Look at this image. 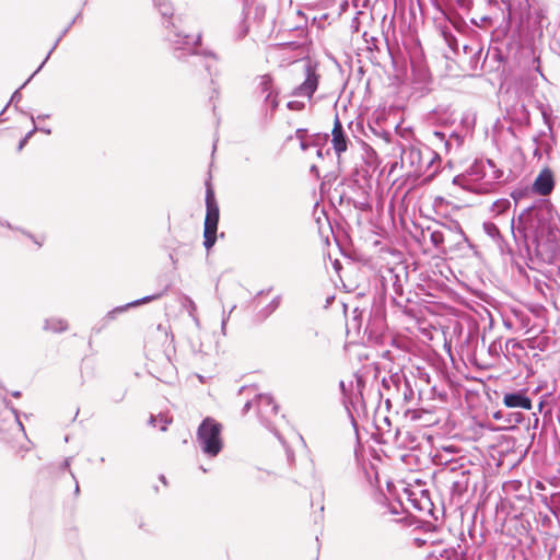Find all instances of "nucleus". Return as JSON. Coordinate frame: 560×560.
Masks as SVG:
<instances>
[{
  "mask_svg": "<svg viewBox=\"0 0 560 560\" xmlns=\"http://www.w3.org/2000/svg\"><path fill=\"white\" fill-rule=\"evenodd\" d=\"M512 233L516 241L522 238L530 264H559L560 231L557 213L549 200H538L524 209L516 226L512 220Z\"/></svg>",
  "mask_w": 560,
  "mask_h": 560,
  "instance_id": "1",
  "label": "nucleus"
},
{
  "mask_svg": "<svg viewBox=\"0 0 560 560\" xmlns=\"http://www.w3.org/2000/svg\"><path fill=\"white\" fill-rule=\"evenodd\" d=\"M153 2L161 15L165 19V36L172 45L177 59H182L183 56L188 55L192 58V65H196V61L201 60L202 57H210L218 60V56L212 51H203L202 54H198L196 51V46L201 42V35L198 34L196 37H192L190 35L183 34L182 31H179L175 20L173 19V5L168 0H153Z\"/></svg>",
  "mask_w": 560,
  "mask_h": 560,
  "instance_id": "2",
  "label": "nucleus"
},
{
  "mask_svg": "<svg viewBox=\"0 0 560 560\" xmlns=\"http://www.w3.org/2000/svg\"><path fill=\"white\" fill-rule=\"evenodd\" d=\"M504 172L500 170L493 161L475 163L467 176L458 175L453 179V184L465 189H485L493 183L503 180Z\"/></svg>",
  "mask_w": 560,
  "mask_h": 560,
  "instance_id": "3",
  "label": "nucleus"
},
{
  "mask_svg": "<svg viewBox=\"0 0 560 560\" xmlns=\"http://www.w3.org/2000/svg\"><path fill=\"white\" fill-rule=\"evenodd\" d=\"M196 442L206 457H217L223 450L222 424L211 417L205 418L197 429Z\"/></svg>",
  "mask_w": 560,
  "mask_h": 560,
  "instance_id": "4",
  "label": "nucleus"
},
{
  "mask_svg": "<svg viewBox=\"0 0 560 560\" xmlns=\"http://www.w3.org/2000/svg\"><path fill=\"white\" fill-rule=\"evenodd\" d=\"M206 218L203 223V246L211 249L217 241L220 210L217 203L213 189L208 185L206 191Z\"/></svg>",
  "mask_w": 560,
  "mask_h": 560,
  "instance_id": "5",
  "label": "nucleus"
},
{
  "mask_svg": "<svg viewBox=\"0 0 560 560\" xmlns=\"http://www.w3.org/2000/svg\"><path fill=\"white\" fill-rule=\"evenodd\" d=\"M304 72V81L292 91L291 95L311 98L318 88L319 75L316 72V68L310 61L305 63Z\"/></svg>",
  "mask_w": 560,
  "mask_h": 560,
  "instance_id": "6",
  "label": "nucleus"
},
{
  "mask_svg": "<svg viewBox=\"0 0 560 560\" xmlns=\"http://www.w3.org/2000/svg\"><path fill=\"white\" fill-rule=\"evenodd\" d=\"M430 155L431 152L428 148L422 151L419 148L409 147L402 150L401 161L402 164L409 163L411 167H415V171L421 172L431 165Z\"/></svg>",
  "mask_w": 560,
  "mask_h": 560,
  "instance_id": "7",
  "label": "nucleus"
},
{
  "mask_svg": "<svg viewBox=\"0 0 560 560\" xmlns=\"http://www.w3.org/2000/svg\"><path fill=\"white\" fill-rule=\"evenodd\" d=\"M308 19L301 10L292 11L283 22V27L288 32L296 33L298 38H305L307 35Z\"/></svg>",
  "mask_w": 560,
  "mask_h": 560,
  "instance_id": "8",
  "label": "nucleus"
},
{
  "mask_svg": "<svg viewBox=\"0 0 560 560\" xmlns=\"http://www.w3.org/2000/svg\"><path fill=\"white\" fill-rule=\"evenodd\" d=\"M165 291H162V292H159V293H154V294H151V295H147V296H143L141 299H138V300H135L130 303H127L125 305H121V306H117L115 308H113L112 311H109L105 317L103 318V325L102 327L100 328H94V330L96 332H100L101 329L108 323V322H112L114 319H116V317L119 315V314H122L124 312H126L127 310L131 308V307H136V306H139L141 304H144V303H149V302H152V301H155V300H159L160 298H162L164 295Z\"/></svg>",
  "mask_w": 560,
  "mask_h": 560,
  "instance_id": "9",
  "label": "nucleus"
},
{
  "mask_svg": "<svg viewBox=\"0 0 560 560\" xmlns=\"http://www.w3.org/2000/svg\"><path fill=\"white\" fill-rule=\"evenodd\" d=\"M255 404L260 420L266 424H269L271 422V417L277 416L279 409L273 398L267 394H259L256 396Z\"/></svg>",
  "mask_w": 560,
  "mask_h": 560,
  "instance_id": "10",
  "label": "nucleus"
},
{
  "mask_svg": "<svg viewBox=\"0 0 560 560\" xmlns=\"http://www.w3.org/2000/svg\"><path fill=\"white\" fill-rule=\"evenodd\" d=\"M555 188L553 173L549 167L542 168L533 183V191L540 196H548Z\"/></svg>",
  "mask_w": 560,
  "mask_h": 560,
  "instance_id": "11",
  "label": "nucleus"
},
{
  "mask_svg": "<svg viewBox=\"0 0 560 560\" xmlns=\"http://www.w3.org/2000/svg\"><path fill=\"white\" fill-rule=\"evenodd\" d=\"M431 143L435 145L438 149L439 147H443L445 153H448L453 147V144H456L457 147L460 145V137L454 132L451 135H446L442 131H433L431 139Z\"/></svg>",
  "mask_w": 560,
  "mask_h": 560,
  "instance_id": "12",
  "label": "nucleus"
},
{
  "mask_svg": "<svg viewBox=\"0 0 560 560\" xmlns=\"http://www.w3.org/2000/svg\"><path fill=\"white\" fill-rule=\"evenodd\" d=\"M503 404L508 408L532 409V400L523 390L506 393L503 397Z\"/></svg>",
  "mask_w": 560,
  "mask_h": 560,
  "instance_id": "13",
  "label": "nucleus"
},
{
  "mask_svg": "<svg viewBox=\"0 0 560 560\" xmlns=\"http://www.w3.org/2000/svg\"><path fill=\"white\" fill-rule=\"evenodd\" d=\"M332 135V148L337 155L339 156L342 152L347 150L348 137L343 131V127L338 116L335 118L334 128L331 131Z\"/></svg>",
  "mask_w": 560,
  "mask_h": 560,
  "instance_id": "14",
  "label": "nucleus"
},
{
  "mask_svg": "<svg viewBox=\"0 0 560 560\" xmlns=\"http://www.w3.org/2000/svg\"><path fill=\"white\" fill-rule=\"evenodd\" d=\"M67 32H68V28H66L61 35L66 34ZM61 37H62V36H59V38L56 40V43L54 44V46L51 47V49H50V50H49V52L47 54V56H46V58L44 59V61H43V62L40 63V66L36 69V71H35V72H34V73H33V74H32V75L26 80V82H25V83H24V84H23L19 90H16V91L12 94V96H11V98H10V102L7 104L5 108H7L11 103H14V104L16 105V104L21 101V98H22V94L20 93V90H21V89H23V88H24V86H25V85H26V84L32 80V78H33L36 73H38V72L40 71V69L44 67L45 62L49 59V57H50L51 52L56 49V47H57L58 43L60 42Z\"/></svg>",
  "mask_w": 560,
  "mask_h": 560,
  "instance_id": "15",
  "label": "nucleus"
},
{
  "mask_svg": "<svg viewBox=\"0 0 560 560\" xmlns=\"http://www.w3.org/2000/svg\"><path fill=\"white\" fill-rule=\"evenodd\" d=\"M68 322L66 319L56 316L46 318L43 326L44 330L54 334L63 332L68 330Z\"/></svg>",
  "mask_w": 560,
  "mask_h": 560,
  "instance_id": "16",
  "label": "nucleus"
},
{
  "mask_svg": "<svg viewBox=\"0 0 560 560\" xmlns=\"http://www.w3.org/2000/svg\"><path fill=\"white\" fill-rule=\"evenodd\" d=\"M257 89L260 91L261 94H265V102H269V98H271V95L276 91L273 88L272 78L267 74L260 77Z\"/></svg>",
  "mask_w": 560,
  "mask_h": 560,
  "instance_id": "17",
  "label": "nucleus"
},
{
  "mask_svg": "<svg viewBox=\"0 0 560 560\" xmlns=\"http://www.w3.org/2000/svg\"><path fill=\"white\" fill-rule=\"evenodd\" d=\"M467 487H468V472L463 471L460 478L453 481L452 493L454 495L455 494L460 495L467 490Z\"/></svg>",
  "mask_w": 560,
  "mask_h": 560,
  "instance_id": "18",
  "label": "nucleus"
},
{
  "mask_svg": "<svg viewBox=\"0 0 560 560\" xmlns=\"http://www.w3.org/2000/svg\"><path fill=\"white\" fill-rule=\"evenodd\" d=\"M483 231L488 236H490L493 241H499L501 238L499 228L492 222L483 223Z\"/></svg>",
  "mask_w": 560,
  "mask_h": 560,
  "instance_id": "19",
  "label": "nucleus"
},
{
  "mask_svg": "<svg viewBox=\"0 0 560 560\" xmlns=\"http://www.w3.org/2000/svg\"><path fill=\"white\" fill-rule=\"evenodd\" d=\"M533 284L535 289L542 295H547L551 290L549 284L544 279L537 278L536 276L533 277Z\"/></svg>",
  "mask_w": 560,
  "mask_h": 560,
  "instance_id": "20",
  "label": "nucleus"
},
{
  "mask_svg": "<svg viewBox=\"0 0 560 560\" xmlns=\"http://www.w3.org/2000/svg\"><path fill=\"white\" fill-rule=\"evenodd\" d=\"M248 34V25L246 24L245 21H242L235 32L233 33V38L234 40H241L243 39L246 35Z\"/></svg>",
  "mask_w": 560,
  "mask_h": 560,
  "instance_id": "21",
  "label": "nucleus"
},
{
  "mask_svg": "<svg viewBox=\"0 0 560 560\" xmlns=\"http://www.w3.org/2000/svg\"><path fill=\"white\" fill-rule=\"evenodd\" d=\"M362 317H363V312H359L358 308H354L353 311V317L350 322V325L352 326V328L357 329L358 331L361 330V327H362Z\"/></svg>",
  "mask_w": 560,
  "mask_h": 560,
  "instance_id": "22",
  "label": "nucleus"
},
{
  "mask_svg": "<svg viewBox=\"0 0 560 560\" xmlns=\"http://www.w3.org/2000/svg\"><path fill=\"white\" fill-rule=\"evenodd\" d=\"M430 240L434 247L439 248L444 243V234L442 231H432L430 234Z\"/></svg>",
  "mask_w": 560,
  "mask_h": 560,
  "instance_id": "23",
  "label": "nucleus"
},
{
  "mask_svg": "<svg viewBox=\"0 0 560 560\" xmlns=\"http://www.w3.org/2000/svg\"><path fill=\"white\" fill-rule=\"evenodd\" d=\"M510 207V201L506 199L498 200L493 203L492 210L497 213L503 212L505 209Z\"/></svg>",
  "mask_w": 560,
  "mask_h": 560,
  "instance_id": "24",
  "label": "nucleus"
},
{
  "mask_svg": "<svg viewBox=\"0 0 560 560\" xmlns=\"http://www.w3.org/2000/svg\"><path fill=\"white\" fill-rule=\"evenodd\" d=\"M235 308H236V305H235V304H233V305H232V307H231V310L229 311V313H228V314L225 313V310H224V308H223V311H222L221 331H222V334H223L224 336H225V334H226L225 329H226L228 320L230 319V315H231V313H232Z\"/></svg>",
  "mask_w": 560,
  "mask_h": 560,
  "instance_id": "25",
  "label": "nucleus"
},
{
  "mask_svg": "<svg viewBox=\"0 0 560 560\" xmlns=\"http://www.w3.org/2000/svg\"><path fill=\"white\" fill-rule=\"evenodd\" d=\"M287 107L290 109V110H302L304 109L305 107V104L303 102H300V101H290L288 104H287Z\"/></svg>",
  "mask_w": 560,
  "mask_h": 560,
  "instance_id": "26",
  "label": "nucleus"
},
{
  "mask_svg": "<svg viewBox=\"0 0 560 560\" xmlns=\"http://www.w3.org/2000/svg\"><path fill=\"white\" fill-rule=\"evenodd\" d=\"M186 301L188 303V312L190 314V316L192 317L194 322L198 325L199 324V320L198 318L195 316V312H196V304L195 302L189 299V298H186Z\"/></svg>",
  "mask_w": 560,
  "mask_h": 560,
  "instance_id": "27",
  "label": "nucleus"
},
{
  "mask_svg": "<svg viewBox=\"0 0 560 560\" xmlns=\"http://www.w3.org/2000/svg\"><path fill=\"white\" fill-rule=\"evenodd\" d=\"M270 109L273 112L278 107V93L275 91V93L271 95V98H269V102H265Z\"/></svg>",
  "mask_w": 560,
  "mask_h": 560,
  "instance_id": "28",
  "label": "nucleus"
},
{
  "mask_svg": "<svg viewBox=\"0 0 560 560\" xmlns=\"http://www.w3.org/2000/svg\"><path fill=\"white\" fill-rule=\"evenodd\" d=\"M159 421L161 423L160 430L163 432L167 430V425L172 422L171 419H168L167 417H165L163 415L159 416Z\"/></svg>",
  "mask_w": 560,
  "mask_h": 560,
  "instance_id": "29",
  "label": "nucleus"
},
{
  "mask_svg": "<svg viewBox=\"0 0 560 560\" xmlns=\"http://www.w3.org/2000/svg\"><path fill=\"white\" fill-rule=\"evenodd\" d=\"M306 135H307V130L306 129L300 128V129H296V131H295V138L299 139L300 141L302 139H306Z\"/></svg>",
  "mask_w": 560,
  "mask_h": 560,
  "instance_id": "30",
  "label": "nucleus"
},
{
  "mask_svg": "<svg viewBox=\"0 0 560 560\" xmlns=\"http://www.w3.org/2000/svg\"><path fill=\"white\" fill-rule=\"evenodd\" d=\"M279 304H280V298H279V296H277V298H275V299L270 302V304H269V306H268V307L270 308V312H273V311L279 306Z\"/></svg>",
  "mask_w": 560,
  "mask_h": 560,
  "instance_id": "31",
  "label": "nucleus"
},
{
  "mask_svg": "<svg viewBox=\"0 0 560 560\" xmlns=\"http://www.w3.org/2000/svg\"><path fill=\"white\" fill-rule=\"evenodd\" d=\"M71 460H72V457H67L62 464H61V469H69L70 468V465H71Z\"/></svg>",
  "mask_w": 560,
  "mask_h": 560,
  "instance_id": "32",
  "label": "nucleus"
},
{
  "mask_svg": "<svg viewBox=\"0 0 560 560\" xmlns=\"http://www.w3.org/2000/svg\"><path fill=\"white\" fill-rule=\"evenodd\" d=\"M70 475H71L72 479L75 481L74 493L79 494L80 493V487H79L78 480L75 478V475L71 470H70Z\"/></svg>",
  "mask_w": 560,
  "mask_h": 560,
  "instance_id": "33",
  "label": "nucleus"
},
{
  "mask_svg": "<svg viewBox=\"0 0 560 560\" xmlns=\"http://www.w3.org/2000/svg\"><path fill=\"white\" fill-rule=\"evenodd\" d=\"M38 130V128L34 125L33 129L31 131H28L25 136H24V139H26L27 141H30V139L32 138V136Z\"/></svg>",
  "mask_w": 560,
  "mask_h": 560,
  "instance_id": "34",
  "label": "nucleus"
},
{
  "mask_svg": "<svg viewBox=\"0 0 560 560\" xmlns=\"http://www.w3.org/2000/svg\"><path fill=\"white\" fill-rule=\"evenodd\" d=\"M300 147L303 151H306L310 148V143H308L307 139H302L300 141Z\"/></svg>",
  "mask_w": 560,
  "mask_h": 560,
  "instance_id": "35",
  "label": "nucleus"
},
{
  "mask_svg": "<svg viewBox=\"0 0 560 560\" xmlns=\"http://www.w3.org/2000/svg\"><path fill=\"white\" fill-rule=\"evenodd\" d=\"M253 404H254V401H253V400H248V401L244 405V407H243V413L248 412V411H249V409L253 407Z\"/></svg>",
  "mask_w": 560,
  "mask_h": 560,
  "instance_id": "36",
  "label": "nucleus"
},
{
  "mask_svg": "<svg viewBox=\"0 0 560 560\" xmlns=\"http://www.w3.org/2000/svg\"><path fill=\"white\" fill-rule=\"evenodd\" d=\"M124 397H125V392H121V393H118L117 395H115L113 397V399H114V401L119 402L124 399Z\"/></svg>",
  "mask_w": 560,
  "mask_h": 560,
  "instance_id": "37",
  "label": "nucleus"
},
{
  "mask_svg": "<svg viewBox=\"0 0 560 560\" xmlns=\"http://www.w3.org/2000/svg\"><path fill=\"white\" fill-rule=\"evenodd\" d=\"M22 232H23V234H25L26 236H28L30 238H32V240L37 244V246H38V247H40V246H42V242L37 241V240H36V238L31 234V233L25 232V231H22Z\"/></svg>",
  "mask_w": 560,
  "mask_h": 560,
  "instance_id": "38",
  "label": "nucleus"
},
{
  "mask_svg": "<svg viewBox=\"0 0 560 560\" xmlns=\"http://www.w3.org/2000/svg\"><path fill=\"white\" fill-rule=\"evenodd\" d=\"M541 115H542L545 122L550 127L548 113L546 110H542Z\"/></svg>",
  "mask_w": 560,
  "mask_h": 560,
  "instance_id": "39",
  "label": "nucleus"
},
{
  "mask_svg": "<svg viewBox=\"0 0 560 560\" xmlns=\"http://www.w3.org/2000/svg\"><path fill=\"white\" fill-rule=\"evenodd\" d=\"M159 418L155 417V416H151L150 417V420H149V424L151 425H156V422H158Z\"/></svg>",
  "mask_w": 560,
  "mask_h": 560,
  "instance_id": "40",
  "label": "nucleus"
},
{
  "mask_svg": "<svg viewBox=\"0 0 560 560\" xmlns=\"http://www.w3.org/2000/svg\"><path fill=\"white\" fill-rule=\"evenodd\" d=\"M27 142L28 141L23 138L19 143L18 150L21 151Z\"/></svg>",
  "mask_w": 560,
  "mask_h": 560,
  "instance_id": "41",
  "label": "nucleus"
},
{
  "mask_svg": "<svg viewBox=\"0 0 560 560\" xmlns=\"http://www.w3.org/2000/svg\"><path fill=\"white\" fill-rule=\"evenodd\" d=\"M38 130L45 132L46 135H50L51 133V130L49 128H40Z\"/></svg>",
  "mask_w": 560,
  "mask_h": 560,
  "instance_id": "42",
  "label": "nucleus"
},
{
  "mask_svg": "<svg viewBox=\"0 0 560 560\" xmlns=\"http://www.w3.org/2000/svg\"><path fill=\"white\" fill-rule=\"evenodd\" d=\"M342 393H346V383L343 381H340V384H339Z\"/></svg>",
  "mask_w": 560,
  "mask_h": 560,
  "instance_id": "43",
  "label": "nucleus"
},
{
  "mask_svg": "<svg viewBox=\"0 0 560 560\" xmlns=\"http://www.w3.org/2000/svg\"><path fill=\"white\" fill-rule=\"evenodd\" d=\"M15 419H16V422H18L19 427L21 428V430H24L23 424H22V422L19 420L18 415L15 416Z\"/></svg>",
  "mask_w": 560,
  "mask_h": 560,
  "instance_id": "44",
  "label": "nucleus"
},
{
  "mask_svg": "<svg viewBox=\"0 0 560 560\" xmlns=\"http://www.w3.org/2000/svg\"><path fill=\"white\" fill-rule=\"evenodd\" d=\"M205 67L208 70V72L211 74V66L209 63H206Z\"/></svg>",
  "mask_w": 560,
  "mask_h": 560,
  "instance_id": "45",
  "label": "nucleus"
},
{
  "mask_svg": "<svg viewBox=\"0 0 560 560\" xmlns=\"http://www.w3.org/2000/svg\"><path fill=\"white\" fill-rule=\"evenodd\" d=\"M542 408H544V402H542V401H540V402H539V406H538V409H539V411H540V412H541Z\"/></svg>",
  "mask_w": 560,
  "mask_h": 560,
  "instance_id": "46",
  "label": "nucleus"
},
{
  "mask_svg": "<svg viewBox=\"0 0 560 560\" xmlns=\"http://www.w3.org/2000/svg\"><path fill=\"white\" fill-rule=\"evenodd\" d=\"M2 224L8 226L9 229H12V230L14 229V228H12V225L9 222L2 223Z\"/></svg>",
  "mask_w": 560,
  "mask_h": 560,
  "instance_id": "47",
  "label": "nucleus"
},
{
  "mask_svg": "<svg viewBox=\"0 0 560 560\" xmlns=\"http://www.w3.org/2000/svg\"><path fill=\"white\" fill-rule=\"evenodd\" d=\"M49 115H42V116H38V118H48Z\"/></svg>",
  "mask_w": 560,
  "mask_h": 560,
  "instance_id": "48",
  "label": "nucleus"
},
{
  "mask_svg": "<svg viewBox=\"0 0 560 560\" xmlns=\"http://www.w3.org/2000/svg\"><path fill=\"white\" fill-rule=\"evenodd\" d=\"M13 396H14V397H19V396H20V392H15V393H13Z\"/></svg>",
  "mask_w": 560,
  "mask_h": 560,
  "instance_id": "49",
  "label": "nucleus"
},
{
  "mask_svg": "<svg viewBox=\"0 0 560 560\" xmlns=\"http://www.w3.org/2000/svg\"><path fill=\"white\" fill-rule=\"evenodd\" d=\"M31 119H32L33 124H35V118L33 115H31Z\"/></svg>",
  "mask_w": 560,
  "mask_h": 560,
  "instance_id": "50",
  "label": "nucleus"
},
{
  "mask_svg": "<svg viewBox=\"0 0 560 560\" xmlns=\"http://www.w3.org/2000/svg\"><path fill=\"white\" fill-rule=\"evenodd\" d=\"M350 418H351V422L354 424L355 423L354 418L352 416H350Z\"/></svg>",
  "mask_w": 560,
  "mask_h": 560,
  "instance_id": "51",
  "label": "nucleus"
},
{
  "mask_svg": "<svg viewBox=\"0 0 560 560\" xmlns=\"http://www.w3.org/2000/svg\"><path fill=\"white\" fill-rule=\"evenodd\" d=\"M512 197H513L514 199H516V192H513V194H512Z\"/></svg>",
  "mask_w": 560,
  "mask_h": 560,
  "instance_id": "52",
  "label": "nucleus"
}]
</instances>
